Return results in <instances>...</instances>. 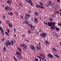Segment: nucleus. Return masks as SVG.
<instances>
[{"instance_id":"37998d69","label":"nucleus","mask_w":61,"mask_h":61,"mask_svg":"<svg viewBox=\"0 0 61 61\" xmlns=\"http://www.w3.org/2000/svg\"><path fill=\"white\" fill-rule=\"evenodd\" d=\"M19 59H22V57L21 56H19Z\"/></svg>"},{"instance_id":"ea45409f","label":"nucleus","mask_w":61,"mask_h":61,"mask_svg":"<svg viewBox=\"0 0 61 61\" xmlns=\"http://www.w3.org/2000/svg\"><path fill=\"white\" fill-rule=\"evenodd\" d=\"M7 3H8V4H10V2H9V0H7V1L6 2Z\"/></svg>"},{"instance_id":"79ce46f5","label":"nucleus","mask_w":61,"mask_h":61,"mask_svg":"<svg viewBox=\"0 0 61 61\" xmlns=\"http://www.w3.org/2000/svg\"><path fill=\"white\" fill-rule=\"evenodd\" d=\"M35 61H38V59L37 58H35Z\"/></svg>"},{"instance_id":"c756f323","label":"nucleus","mask_w":61,"mask_h":61,"mask_svg":"<svg viewBox=\"0 0 61 61\" xmlns=\"http://www.w3.org/2000/svg\"><path fill=\"white\" fill-rule=\"evenodd\" d=\"M56 16V15L55 14H54L53 15H52V17H55Z\"/></svg>"},{"instance_id":"a19ab883","label":"nucleus","mask_w":61,"mask_h":61,"mask_svg":"<svg viewBox=\"0 0 61 61\" xmlns=\"http://www.w3.org/2000/svg\"><path fill=\"white\" fill-rule=\"evenodd\" d=\"M36 48L37 49H39V46H37V47H36Z\"/></svg>"},{"instance_id":"a18cd8bd","label":"nucleus","mask_w":61,"mask_h":61,"mask_svg":"<svg viewBox=\"0 0 61 61\" xmlns=\"http://www.w3.org/2000/svg\"><path fill=\"white\" fill-rule=\"evenodd\" d=\"M3 19H5V16H4V15H3Z\"/></svg>"},{"instance_id":"680f3d73","label":"nucleus","mask_w":61,"mask_h":61,"mask_svg":"<svg viewBox=\"0 0 61 61\" xmlns=\"http://www.w3.org/2000/svg\"><path fill=\"white\" fill-rule=\"evenodd\" d=\"M56 33L54 32H53V34L54 35H55H55H56Z\"/></svg>"},{"instance_id":"2eb2a0df","label":"nucleus","mask_w":61,"mask_h":61,"mask_svg":"<svg viewBox=\"0 0 61 61\" xmlns=\"http://www.w3.org/2000/svg\"><path fill=\"white\" fill-rule=\"evenodd\" d=\"M51 5V6H52V7H53V8L54 7V4H52V3H51V4L50 3L48 5Z\"/></svg>"},{"instance_id":"4468645a","label":"nucleus","mask_w":61,"mask_h":61,"mask_svg":"<svg viewBox=\"0 0 61 61\" xmlns=\"http://www.w3.org/2000/svg\"><path fill=\"white\" fill-rule=\"evenodd\" d=\"M6 48L5 47V46H4L3 49L2 50L4 52H5V51H6Z\"/></svg>"},{"instance_id":"bf43d9fd","label":"nucleus","mask_w":61,"mask_h":61,"mask_svg":"<svg viewBox=\"0 0 61 61\" xmlns=\"http://www.w3.org/2000/svg\"><path fill=\"white\" fill-rule=\"evenodd\" d=\"M14 29L15 32V31H16V30H15V28H14Z\"/></svg>"},{"instance_id":"7ed1b4c3","label":"nucleus","mask_w":61,"mask_h":61,"mask_svg":"<svg viewBox=\"0 0 61 61\" xmlns=\"http://www.w3.org/2000/svg\"><path fill=\"white\" fill-rule=\"evenodd\" d=\"M49 58H53V56L51 55L50 54H49L48 55V56Z\"/></svg>"},{"instance_id":"473e14b6","label":"nucleus","mask_w":61,"mask_h":61,"mask_svg":"<svg viewBox=\"0 0 61 61\" xmlns=\"http://www.w3.org/2000/svg\"><path fill=\"white\" fill-rule=\"evenodd\" d=\"M32 2V1H31V0H29V1L27 2V3H31Z\"/></svg>"},{"instance_id":"58836bf2","label":"nucleus","mask_w":61,"mask_h":61,"mask_svg":"<svg viewBox=\"0 0 61 61\" xmlns=\"http://www.w3.org/2000/svg\"><path fill=\"white\" fill-rule=\"evenodd\" d=\"M9 9L10 10V11H11V10H12V9L11 8H9Z\"/></svg>"},{"instance_id":"aec40b11","label":"nucleus","mask_w":61,"mask_h":61,"mask_svg":"<svg viewBox=\"0 0 61 61\" xmlns=\"http://www.w3.org/2000/svg\"><path fill=\"white\" fill-rule=\"evenodd\" d=\"M0 29L1 31L2 32V33H3L4 32V31H3V28H2V27H0Z\"/></svg>"},{"instance_id":"cd10ccee","label":"nucleus","mask_w":61,"mask_h":61,"mask_svg":"<svg viewBox=\"0 0 61 61\" xmlns=\"http://www.w3.org/2000/svg\"><path fill=\"white\" fill-rule=\"evenodd\" d=\"M52 3V2L51 1H49L48 2V3L47 4V5H48L49 4H51V3Z\"/></svg>"},{"instance_id":"052dcab7","label":"nucleus","mask_w":61,"mask_h":61,"mask_svg":"<svg viewBox=\"0 0 61 61\" xmlns=\"http://www.w3.org/2000/svg\"><path fill=\"white\" fill-rule=\"evenodd\" d=\"M56 57H57V58H59V56H58V55H57L56 56Z\"/></svg>"},{"instance_id":"5701e85b","label":"nucleus","mask_w":61,"mask_h":61,"mask_svg":"<svg viewBox=\"0 0 61 61\" xmlns=\"http://www.w3.org/2000/svg\"><path fill=\"white\" fill-rule=\"evenodd\" d=\"M55 29L57 31H59L60 30V29L59 28H57V27H56L55 28Z\"/></svg>"},{"instance_id":"49530a36","label":"nucleus","mask_w":61,"mask_h":61,"mask_svg":"<svg viewBox=\"0 0 61 61\" xmlns=\"http://www.w3.org/2000/svg\"><path fill=\"white\" fill-rule=\"evenodd\" d=\"M24 46L25 45H24V44H22L21 45V46L22 47H24Z\"/></svg>"},{"instance_id":"9b49d317","label":"nucleus","mask_w":61,"mask_h":61,"mask_svg":"<svg viewBox=\"0 0 61 61\" xmlns=\"http://www.w3.org/2000/svg\"><path fill=\"white\" fill-rule=\"evenodd\" d=\"M48 25L50 26H52V22H48Z\"/></svg>"},{"instance_id":"4d7b16f0","label":"nucleus","mask_w":61,"mask_h":61,"mask_svg":"<svg viewBox=\"0 0 61 61\" xmlns=\"http://www.w3.org/2000/svg\"><path fill=\"white\" fill-rule=\"evenodd\" d=\"M20 18H21L22 19H23V16L21 15H20Z\"/></svg>"},{"instance_id":"39448f33","label":"nucleus","mask_w":61,"mask_h":61,"mask_svg":"<svg viewBox=\"0 0 61 61\" xmlns=\"http://www.w3.org/2000/svg\"><path fill=\"white\" fill-rule=\"evenodd\" d=\"M25 16L26 18H30V15L28 14H26L25 15Z\"/></svg>"},{"instance_id":"c9c22d12","label":"nucleus","mask_w":61,"mask_h":61,"mask_svg":"<svg viewBox=\"0 0 61 61\" xmlns=\"http://www.w3.org/2000/svg\"><path fill=\"white\" fill-rule=\"evenodd\" d=\"M7 32H8L9 33H10V30L8 29V28L7 29Z\"/></svg>"},{"instance_id":"a878e982","label":"nucleus","mask_w":61,"mask_h":61,"mask_svg":"<svg viewBox=\"0 0 61 61\" xmlns=\"http://www.w3.org/2000/svg\"><path fill=\"white\" fill-rule=\"evenodd\" d=\"M8 25L10 27H12V25H11V24L10 23Z\"/></svg>"},{"instance_id":"5fc2aeb1","label":"nucleus","mask_w":61,"mask_h":61,"mask_svg":"<svg viewBox=\"0 0 61 61\" xmlns=\"http://www.w3.org/2000/svg\"><path fill=\"white\" fill-rule=\"evenodd\" d=\"M34 28H32L31 29V30L32 31H33V30H34Z\"/></svg>"},{"instance_id":"4c0bfd02","label":"nucleus","mask_w":61,"mask_h":61,"mask_svg":"<svg viewBox=\"0 0 61 61\" xmlns=\"http://www.w3.org/2000/svg\"><path fill=\"white\" fill-rule=\"evenodd\" d=\"M39 32L40 33H42V30H41V29H40L39 30Z\"/></svg>"},{"instance_id":"c85d7f7f","label":"nucleus","mask_w":61,"mask_h":61,"mask_svg":"<svg viewBox=\"0 0 61 61\" xmlns=\"http://www.w3.org/2000/svg\"><path fill=\"white\" fill-rule=\"evenodd\" d=\"M55 24H56V23L55 22H51V24L52 25H52H55Z\"/></svg>"},{"instance_id":"8fccbe9b","label":"nucleus","mask_w":61,"mask_h":61,"mask_svg":"<svg viewBox=\"0 0 61 61\" xmlns=\"http://www.w3.org/2000/svg\"><path fill=\"white\" fill-rule=\"evenodd\" d=\"M58 25L59 26H61V23H59L58 24Z\"/></svg>"},{"instance_id":"c03bdc74","label":"nucleus","mask_w":61,"mask_h":61,"mask_svg":"<svg viewBox=\"0 0 61 61\" xmlns=\"http://www.w3.org/2000/svg\"><path fill=\"white\" fill-rule=\"evenodd\" d=\"M5 40V38L4 37H3L2 39H1V40L3 41H4Z\"/></svg>"},{"instance_id":"de8ad7c7","label":"nucleus","mask_w":61,"mask_h":61,"mask_svg":"<svg viewBox=\"0 0 61 61\" xmlns=\"http://www.w3.org/2000/svg\"><path fill=\"white\" fill-rule=\"evenodd\" d=\"M40 8H41V9H44V7H42L41 6L40 7Z\"/></svg>"},{"instance_id":"e2e57ef3","label":"nucleus","mask_w":61,"mask_h":61,"mask_svg":"<svg viewBox=\"0 0 61 61\" xmlns=\"http://www.w3.org/2000/svg\"><path fill=\"white\" fill-rule=\"evenodd\" d=\"M28 32L29 33H31V31L30 30L29 31H28Z\"/></svg>"},{"instance_id":"412c9836","label":"nucleus","mask_w":61,"mask_h":61,"mask_svg":"<svg viewBox=\"0 0 61 61\" xmlns=\"http://www.w3.org/2000/svg\"><path fill=\"white\" fill-rule=\"evenodd\" d=\"M36 6L37 8H39V7H40L41 6L39 5H36Z\"/></svg>"},{"instance_id":"f3484780","label":"nucleus","mask_w":61,"mask_h":61,"mask_svg":"<svg viewBox=\"0 0 61 61\" xmlns=\"http://www.w3.org/2000/svg\"><path fill=\"white\" fill-rule=\"evenodd\" d=\"M23 47L24 48H23V49H26L27 48V46L26 45H24V47Z\"/></svg>"},{"instance_id":"603ef678","label":"nucleus","mask_w":61,"mask_h":61,"mask_svg":"<svg viewBox=\"0 0 61 61\" xmlns=\"http://www.w3.org/2000/svg\"><path fill=\"white\" fill-rule=\"evenodd\" d=\"M56 13H57V14H59L60 12L59 11H56Z\"/></svg>"},{"instance_id":"6e6d98bb","label":"nucleus","mask_w":61,"mask_h":61,"mask_svg":"<svg viewBox=\"0 0 61 61\" xmlns=\"http://www.w3.org/2000/svg\"><path fill=\"white\" fill-rule=\"evenodd\" d=\"M25 19H26V20H28V18H27L26 17H25Z\"/></svg>"},{"instance_id":"f03ea898","label":"nucleus","mask_w":61,"mask_h":61,"mask_svg":"<svg viewBox=\"0 0 61 61\" xmlns=\"http://www.w3.org/2000/svg\"><path fill=\"white\" fill-rule=\"evenodd\" d=\"M41 34V36L42 37H46V34H45L44 33Z\"/></svg>"},{"instance_id":"393cba45","label":"nucleus","mask_w":61,"mask_h":61,"mask_svg":"<svg viewBox=\"0 0 61 61\" xmlns=\"http://www.w3.org/2000/svg\"><path fill=\"white\" fill-rule=\"evenodd\" d=\"M19 5L21 7L22 6H23V5H22V4L21 3H20L19 4Z\"/></svg>"},{"instance_id":"dca6fc26","label":"nucleus","mask_w":61,"mask_h":61,"mask_svg":"<svg viewBox=\"0 0 61 61\" xmlns=\"http://www.w3.org/2000/svg\"><path fill=\"white\" fill-rule=\"evenodd\" d=\"M34 15L36 16H38V14L37 12H36L34 13Z\"/></svg>"},{"instance_id":"1a4fd4ad","label":"nucleus","mask_w":61,"mask_h":61,"mask_svg":"<svg viewBox=\"0 0 61 61\" xmlns=\"http://www.w3.org/2000/svg\"><path fill=\"white\" fill-rule=\"evenodd\" d=\"M39 55H40V56H42L43 57V58H45V55H44V54H43L42 53H40L39 54Z\"/></svg>"},{"instance_id":"ddd939ff","label":"nucleus","mask_w":61,"mask_h":61,"mask_svg":"<svg viewBox=\"0 0 61 61\" xmlns=\"http://www.w3.org/2000/svg\"><path fill=\"white\" fill-rule=\"evenodd\" d=\"M30 48H31V49H33V50H35V47H34V46H30Z\"/></svg>"},{"instance_id":"864d4df0","label":"nucleus","mask_w":61,"mask_h":61,"mask_svg":"<svg viewBox=\"0 0 61 61\" xmlns=\"http://www.w3.org/2000/svg\"><path fill=\"white\" fill-rule=\"evenodd\" d=\"M9 0L10 3H12V0Z\"/></svg>"},{"instance_id":"3c124183","label":"nucleus","mask_w":61,"mask_h":61,"mask_svg":"<svg viewBox=\"0 0 61 61\" xmlns=\"http://www.w3.org/2000/svg\"><path fill=\"white\" fill-rule=\"evenodd\" d=\"M36 33L37 35H38V34H39L38 33H39V32H38L37 31H36Z\"/></svg>"},{"instance_id":"4be33fe9","label":"nucleus","mask_w":61,"mask_h":61,"mask_svg":"<svg viewBox=\"0 0 61 61\" xmlns=\"http://www.w3.org/2000/svg\"><path fill=\"white\" fill-rule=\"evenodd\" d=\"M40 4L41 5V6H43L44 5H43V4L42 3V2H41L40 3Z\"/></svg>"},{"instance_id":"0eeeda50","label":"nucleus","mask_w":61,"mask_h":61,"mask_svg":"<svg viewBox=\"0 0 61 61\" xmlns=\"http://www.w3.org/2000/svg\"><path fill=\"white\" fill-rule=\"evenodd\" d=\"M16 54L17 55H18V56H20L21 55V53H20L19 51H17L16 53Z\"/></svg>"},{"instance_id":"e433bc0d","label":"nucleus","mask_w":61,"mask_h":61,"mask_svg":"<svg viewBox=\"0 0 61 61\" xmlns=\"http://www.w3.org/2000/svg\"><path fill=\"white\" fill-rule=\"evenodd\" d=\"M25 22L26 23V24H27V25L28 24V21H27L25 20Z\"/></svg>"},{"instance_id":"b1692460","label":"nucleus","mask_w":61,"mask_h":61,"mask_svg":"<svg viewBox=\"0 0 61 61\" xmlns=\"http://www.w3.org/2000/svg\"><path fill=\"white\" fill-rule=\"evenodd\" d=\"M52 49L53 51H54V52H55V51L56 50V49H55V48H53Z\"/></svg>"},{"instance_id":"9d476101","label":"nucleus","mask_w":61,"mask_h":61,"mask_svg":"<svg viewBox=\"0 0 61 61\" xmlns=\"http://www.w3.org/2000/svg\"><path fill=\"white\" fill-rule=\"evenodd\" d=\"M5 10H6V11H7L9 9V7H8V6H5Z\"/></svg>"},{"instance_id":"a211bd4d","label":"nucleus","mask_w":61,"mask_h":61,"mask_svg":"<svg viewBox=\"0 0 61 61\" xmlns=\"http://www.w3.org/2000/svg\"><path fill=\"white\" fill-rule=\"evenodd\" d=\"M55 26L53 25L52 26V27H51L50 28V29H55Z\"/></svg>"},{"instance_id":"13d9d810","label":"nucleus","mask_w":61,"mask_h":61,"mask_svg":"<svg viewBox=\"0 0 61 61\" xmlns=\"http://www.w3.org/2000/svg\"><path fill=\"white\" fill-rule=\"evenodd\" d=\"M39 58L41 59H43V57H42L40 56V57Z\"/></svg>"},{"instance_id":"6ab92c4d","label":"nucleus","mask_w":61,"mask_h":61,"mask_svg":"<svg viewBox=\"0 0 61 61\" xmlns=\"http://www.w3.org/2000/svg\"><path fill=\"white\" fill-rule=\"evenodd\" d=\"M18 50H19V51H20V52H22V51H21V50H21V48H20L18 47Z\"/></svg>"},{"instance_id":"6e6552de","label":"nucleus","mask_w":61,"mask_h":61,"mask_svg":"<svg viewBox=\"0 0 61 61\" xmlns=\"http://www.w3.org/2000/svg\"><path fill=\"white\" fill-rule=\"evenodd\" d=\"M45 43L46 45H48L49 44V42H48V41L47 40H46L45 41Z\"/></svg>"},{"instance_id":"72a5a7b5","label":"nucleus","mask_w":61,"mask_h":61,"mask_svg":"<svg viewBox=\"0 0 61 61\" xmlns=\"http://www.w3.org/2000/svg\"><path fill=\"white\" fill-rule=\"evenodd\" d=\"M11 44H12V45H13L14 44V42H13V41L12 40V41H11Z\"/></svg>"},{"instance_id":"774afa93","label":"nucleus","mask_w":61,"mask_h":61,"mask_svg":"<svg viewBox=\"0 0 61 61\" xmlns=\"http://www.w3.org/2000/svg\"><path fill=\"white\" fill-rule=\"evenodd\" d=\"M14 60H15V61H17V59H15Z\"/></svg>"},{"instance_id":"2f4dec72","label":"nucleus","mask_w":61,"mask_h":61,"mask_svg":"<svg viewBox=\"0 0 61 61\" xmlns=\"http://www.w3.org/2000/svg\"><path fill=\"white\" fill-rule=\"evenodd\" d=\"M29 4H30V5H31L32 6H33L34 5H33V3L32 2H30V3H29Z\"/></svg>"},{"instance_id":"7c9ffc66","label":"nucleus","mask_w":61,"mask_h":61,"mask_svg":"<svg viewBox=\"0 0 61 61\" xmlns=\"http://www.w3.org/2000/svg\"><path fill=\"white\" fill-rule=\"evenodd\" d=\"M5 34L7 36H9V33L7 32H5Z\"/></svg>"},{"instance_id":"bb28decb","label":"nucleus","mask_w":61,"mask_h":61,"mask_svg":"<svg viewBox=\"0 0 61 61\" xmlns=\"http://www.w3.org/2000/svg\"><path fill=\"white\" fill-rule=\"evenodd\" d=\"M8 14L9 15H12L13 13H12V12L11 11L10 13H9Z\"/></svg>"},{"instance_id":"338daca9","label":"nucleus","mask_w":61,"mask_h":61,"mask_svg":"<svg viewBox=\"0 0 61 61\" xmlns=\"http://www.w3.org/2000/svg\"><path fill=\"white\" fill-rule=\"evenodd\" d=\"M57 0V2H60V0Z\"/></svg>"},{"instance_id":"f704fd0d","label":"nucleus","mask_w":61,"mask_h":61,"mask_svg":"<svg viewBox=\"0 0 61 61\" xmlns=\"http://www.w3.org/2000/svg\"><path fill=\"white\" fill-rule=\"evenodd\" d=\"M50 21H53V19H52L51 17H50Z\"/></svg>"},{"instance_id":"69168bd1","label":"nucleus","mask_w":61,"mask_h":61,"mask_svg":"<svg viewBox=\"0 0 61 61\" xmlns=\"http://www.w3.org/2000/svg\"><path fill=\"white\" fill-rule=\"evenodd\" d=\"M55 36H58V34H57L56 33V34Z\"/></svg>"},{"instance_id":"423d86ee","label":"nucleus","mask_w":61,"mask_h":61,"mask_svg":"<svg viewBox=\"0 0 61 61\" xmlns=\"http://www.w3.org/2000/svg\"><path fill=\"white\" fill-rule=\"evenodd\" d=\"M58 5H55V10H58Z\"/></svg>"},{"instance_id":"09e8293b","label":"nucleus","mask_w":61,"mask_h":61,"mask_svg":"<svg viewBox=\"0 0 61 61\" xmlns=\"http://www.w3.org/2000/svg\"><path fill=\"white\" fill-rule=\"evenodd\" d=\"M44 24H45L46 25H48V24H47V22H44Z\"/></svg>"},{"instance_id":"0e129e2a","label":"nucleus","mask_w":61,"mask_h":61,"mask_svg":"<svg viewBox=\"0 0 61 61\" xmlns=\"http://www.w3.org/2000/svg\"><path fill=\"white\" fill-rule=\"evenodd\" d=\"M42 60H43V61H45V59L44 58H42Z\"/></svg>"},{"instance_id":"f8f14e48","label":"nucleus","mask_w":61,"mask_h":61,"mask_svg":"<svg viewBox=\"0 0 61 61\" xmlns=\"http://www.w3.org/2000/svg\"><path fill=\"white\" fill-rule=\"evenodd\" d=\"M34 21L36 23H37V22H38V20L36 18H34Z\"/></svg>"},{"instance_id":"20e7f679","label":"nucleus","mask_w":61,"mask_h":61,"mask_svg":"<svg viewBox=\"0 0 61 61\" xmlns=\"http://www.w3.org/2000/svg\"><path fill=\"white\" fill-rule=\"evenodd\" d=\"M28 25L30 28H36V26H32V25H31V24H28Z\"/></svg>"},{"instance_id":"f257e3e1","label":"nucleus","mask_w":61,"mask_h":61,"mask_svg":"<svg viewBox=\"0 0 61 61\" xmlns=\"http://www.w3.org/2000/svg\"><path fill=\"white\" fill-rule=\"evenodd\" d=\"M5 44L6 45V46H8V44L9 46H11V43L10 42V41H7V42H6Z\"/></svg>"}]
</instances>
